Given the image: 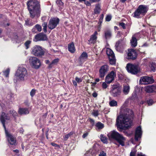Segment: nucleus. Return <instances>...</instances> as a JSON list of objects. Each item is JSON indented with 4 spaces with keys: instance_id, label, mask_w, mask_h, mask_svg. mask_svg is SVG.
I'll return each instance as SVG.
<instances>
[{
    "instance_id": "33",
    "label": "nucleus",
    "mask_w": 156,
    "mask_h": 156,
    "mask_svg": "<svg viewBox=\"0 0 156 156\" xmlns=\"http://www.w3.org/2000/svg\"><path fill=\"white\" fill-rule=\"evenodd\" d=\"M108 58L109 63L110 64L113 65L115 64L116 60L115 55H113L112 57H109Z\"/></svg>"
},
{
    "instance_id": "25",
    "label": "nucleus",
    "mask_w": 156,
    "mask_h": 156,
    "mask_svg": "<svg viewBox=\"0 0 156 156\" xmlns=\"http://www.w3.org/2000/svg\"><path fill=\"white\" fill-rule=\"evenodd\" d=\"M125 44V42L123 40L120 39L116 43L115 47L116 49H119V48L122 47Z\"/></svg>"
},
{
    "instance_id": "16",
    "label": "nucleus",
    "mask_w": 156,
    "mask_h": 156,
    "mask_svg": "<svg viewBox=\"0 0 156 156\" xmlns=\"http://www.w3.org/2000/svg\"><path fill=\"white\" fill-rule=\"evenodd\" d=\"M36 41H44L47 40V38L46 34L42 33H40L36 35L34 37Z\"/></svg>"
},
{
    "instance_id": "60",
    "label": "nucleus",
    "mask_w": 156,
    "mask_h": 156,
    "mask_svg": "<svg viewBox=\"0 0 156 156\" xmlns=\"http://www.w3.org/2000/svg\"><path fill=\"white\" fill-rule=\"evenodd\" d=\"M53 63L51 62L49 64V66H48V68L49 69L51 68H52L53 66Z\"/></svg>"
},
{
    "instance_id": "42",
    "label": "nucleus",
    "mask_w": 156,
    "mask_h": 156,
    "mask_svg": "<svg viewBox=\"0 0 156 156\" xmlns=\"http://www.w3.org/2000/svg\"><path fill=\"white\" fill-rule=\"evenodd\" d=\"M91 114L95 117H97L99 115L98 111V110H93Z\"/></svg>"
},
{
    "instance_id": "26",
    "label": "nucleus",
    "mask_w": 156,
    "mask_h": 156,
    "mask_svg": "<svg viewBox=\"0 0 156 156\" xmlns=\"http://www.w3.org/2000/svg\"><path fill=\"white\" fill-rule=\"evenodd\" d=\"M105 37L106 40L110 38L112 36V32L110 30H105L104 33Z\"/></svg>"
},
{
    "instance_id": "41",
    "label": "nucleus",
    "mask_w": 156,
    "mask_h": 156,
    "mask_svg": "<svg viewBox=\"0 0 156 156\" xmlns=\"http://www.w3.org/2000/svg\"><path fill=\"white\" fill-rule=\"evenodd\" d=\"M42 26L43 27V30L44 33L47 32V23L46 22H44L42 23Z\"/></svg>"
},
{
    "instance_id": "10",
    "label": "nucleus",
    "mask_w": 156,
    "mask_h": 156,
    "mask_svg": "<svg viewBox=\"0 0 156 156\" xmlns=\"http://www.w3.org/2000/svg\"><path fill=\"white\" fill-rule=\"evenodd\" d=\"M138 54L134 49L129 48L127 50L126 58L129 60H134L137 58Z\"/></svg>"
},
{
    "instance_id": "35",
    "label": "nucleus",
    "mask_w": 156,
    "mask_h": 156,
    "mask_svg": "<svg viewBox=\"0 0 156 156\" xmlns=\"http://www.w3.org/2000/svg\"><path fill=\"white\" fill-rule=\"evenodd\" d=\"M100 139L101 141L104 143H107V138L104 136V135L101 134L100 136Z\"/></svg>"
},
{
    "instance_id": "46",
    "label": "nucleus",
    "mask_w": 156,
    "mask_h": 156,
    "mask_svg": "<svg viewBox=\"0 0 156 156\" xmlns=\"http://www.w3.org/2000/svg\"><path fill=\"white\" fill-rule=\"evenodd\" d=\"M84 3L87 6H90L91 4L92 3V2L91 0H89V1L85 0V1L84 2Z\"/></svg>"
},
{
    "instance_id": "47",
    "label": "nucleus",
    "mask_w": 156,
    "mask_h": 156,
    "mask_svg": "<svg viewBox=\"0 0 156 156\" xmlns=\"http://www.w3.org/2000/svg\"><path fill=\"white\" fill-rule=\"evenodd\" d=\"M153 103V101L151 99H149L147 101V103L149 106L152 105Z\"/></svg>"
},
{
    "instance_id": "6",
    "label": "nucleus",
    "mask_w": 156,
    "mask_h": 156,
    "mask_svg": "<svg viewBox=\"0 0 156 156\" xmlns=\"http://www.w3.org/2000/svg\"><path fill=\"white\" fill-rule=\"evenodd\" d=\"M32 52L35 56L41 57L44 55L45 51L42 47L36 45L33 47Z\"/></svg>"
},
{
    "instance_id": "59",
    "label": "nucleus",
    "mask_w": 156,
    "mask_h": 156,
    "mask_svg": "<svg viewBox=\"0 0 156 156\" xmlns=\"http://www.w3.org/2000/svg\"><path fill=\"white\" fill-rule=\"evenodd\" d=\"M88 135V133L87 132H86V133H84L82 135V137L83 138H85L86 137H87Z\"/></svg>"
},
{
    "instance_id": "40",
    "label": "nucleus",
    "mask_w": 156,
    "mask_h": 156,
    "mask_svg": "<svg viewBox=\"0 0 156 156\" xmlns=\"http://www.w3.org/2000/svg\"><path fill=\"white\" fill-rule=\"evenodd\" d=\"M12 114L13 117L16 119L17 117L18 116V113L14 110H10V114Z\"/></svg>"
},
{
    "instance_id": "50",
    "label": "nucleus",
    "mask_w": 156,
    "mask_h": 156,
    "mask_svg": "<svg viewBox=\"0 0 156 156\" xmlns=\"http://www.w3.org/2000/svg\"><path fill=\"white\" fill-rule=\"evenodd\" d=\"M112 19V17L111 15H107L105 18V21H109Z\"/></svg>"
},
{
    "instance_id": "22",
    "label": "nucleus",
    "mask_w": 156,
    "mask_h": 156,
    "mask_svg": "<svg viewBox=\"0 0 156 156\" xmlns=\"http://www.w3.org/2000/svg\"><path fill=\"white\" fill-rule=\"evenodd\" d=\"M95 8L94 9V14H99L100 13L101 9V4L98 3L95 5Z\"/></svg>"
},
{
    "instance_id": "4",
    "label": "nucleus",
    "mask_w": 156,
    "mask_h": 156,
    "mask_svg": "<svg viewBox=\"0 0 156 156\" xmlns=\"http://www.w3.org/2000/svg\"><path fill=\"white\" fill-rule=\"evenodd\" d=\"M148 10V8L146 5H140L132 14V16L137 19H141L145 16Z\"/></svg>"
},
{
    "instance_id": "45",
    "label": "nucleus",
    "mask_w": 156,
    "mask_h": 156,
    "mask_svg": "<svg viewBox=\"0 0 156 156\" xmlns=\"http://www.w3.org/2000/svg\"><path fill=\"white\" fill-rule=\"evenodd\" d=\"M9 69H8L6 70L3 72L4 75L6 77H8L9 76Z\"/></svg>"
},
{
    "instance_id": "34",
    "label": "nucleus",
    "mask_w": 156,
    "mask_h": 156,
    "mask_svg": "<svg viewBox=\"0 0 156 156\" xmlns=\"http://www.w3.org/2000/svg\"><path fill=\"white\" fill-rule=\"evenodd\" d=\"M106 54L108 58L112 57L113 55H115L111 49H109L107 50Z\"/></svg>"
},
{
    "instance_id": "17",
    "label": "nucleus",
    "mask_w": 156,
    "mask_h": 156,
    "mask_svg": "<svg viewBox=\"0 0 156 156\" xmlns=\"http://www.w3.org/2000/svg\"><path fill=\"white\" fill-rule=\"evenodd\" d=\"M142 135V131L140 126L137 127L135 130V139L136 141H138V139L140 138Z\"/></svg>"
},
{
    "instance_id": "28",
    "label": "nucleus",
    "mask_w": 156,
    "mask_h": 156,
    "mask_svg": "<svg viewBox=\"0 0 156 156\" xmlns=\"http://www.w3.org/2000/svg\"><path fill=\"white\" fill-rule=\"evenodd\" d=\"M100 150L99 147H97L95 145H94L93 149L91 152V154L92 155L95 156L99 152Z\"/></svg>"
},
{
    "instance_id": "24",
    "label": "nucleus",
    "mask_w": 156,
    "mask_h": 156,
    "mask_svg": "<svg viewBox=\"0 0 156 156\" xmlns=\"http://www.w3.org/2000/svg\"><path fill=\"white\" fill-rule=\"evenodd\" d=\"M41 27L39 24H37L32 29V32L33 33H36L37 32H41Z\"/></svg>"
},
{
    "instance_id": "48",
    "label": "nucleus",
    "mask_w": 156,
    "mask_h": 156,
    "mask_svg": "<svg viewBox=\"0 0 156 156\" xmlns=\"http://www.w3.org/2000/svg\"><path fill=\"white\" fill-rule=\"evenodd\" d=\"M26 25L28 26H32L33 25V24L32 23H30L29 20L27 19L25 21V24Z\"/></svg>"
},
{
    "instance_id": "32",
    "label": "nucleus",
    "mask_w": 156,
    "mask_h": 156,
    "mask_svg": "<svg viewBox=\"0 0 156 156\" xmlns=\"http://www.w3.org/2000/svg\"><path fill=\"white\" fill-rule=\"evenodd\" d=\"M130 87L128 85H127L124 86L123 88V92L125 94H127L129 91Z\"/></svg>"
},
{
    "instance_id": "11",
    "label": "nucleus",
    "mask_w": 156,
    "mask_h": 156,
    "mask_svg": "<svg viewBox=\"0 0 156 156\" xmlns=\"http://www.w3.org/2000/svg\"><path fill=\"white\" fill-rule=\"evenodd\" d=\"M59 19L57 17H51L49 22L48 28L51 30L54 29L59 24Z\"/></svg>"
},
{
    "instance_id": "19",
    "label": "nucleus",
    "mask_w": 156,
    "mask_h": 156,
    "mask_svg": "<svg viewBox=\"0 0 156 156\" xmlns=\"http://www.w3.org/2000/svg\"><path fill=\"white\" fill-rule=\"evenodd\" d=\"M88 55L85 51H83L79 58V61L80 62L83 63L87 60Z\"/></svg>"
},
{
    "instance_id": "61",
    "label": "nucleus",
    "mask_w": 156,
    "mask_h": 156,
    "mask_svg": "<svg viewBox=\"0 0 156 156\" xmlns=\"http://www.w3.org/2000/svg\"><path fill=\"white\" fill-rule=\"evenodd\" d=\"M73 85L75 86L76 87L77 86V82L76 81L73 80Z\"/></svg>"
},
{
    "instance_id": "23",
    "label": "nucleus",
    "mask_w": 156,
    "mask_h": 156,
    "mask_svg": "<svg viewBox=\"0 0 156 156\" xmlns=\"http://www.w3.org/2000/svg\"><path fill=\"white\" fill-rule=\"evenodd\" d=\"M68 51L72 53H74L76 51L74 44L73 42L68 44Z\"/></svg>"
},
{
    "instance_id": "8",
    "label": "nucleus",
    "mask_w": 156,
    "mask_h": 156,
    "mask_svg": "<svg viewBox=\"0 0 156 156\" xmlns=\"http://www.w3.org/2000/svg\"><path fill=\"white\" fill-rule=\"evenodd\" d=\"M0 120L4 128L6 137L7 138V140L8 141V145L9 146L10 144V133L6 129V127L5 125V122L6 120L8 119L7 116L6 115V114L5 112H2L0 117Z\"/></svg>"
},
{
    "instance_id": "9",
    "label": "nucleus",
    "mask_w": 156,
    "mask_h": 156,
    "mask_svg": "<svg viewBox=\"0 0 156 156\" xmlns=\"http://www.w3.org/2000/svg\"><path fill=\"white\" fill-rule=\"evenodd\" d=\"M127 71L132 74H136L140 71V69L137 65L129 63L126 66Z\"/></svg>"
},
{
    "instance_id": "29",
    "label": "nucleus",
    "mask_w": 156,
    "mask_h": 156,
    "mask_svg": "<svg viewBox=\"0 0 156 156\" xmlns=\"http://www.w3.org/2000/svg\"><path fill=\"white\" fill-rule=\"evenodd\" d=\"M10 145L16 146L17 144L16 139V137L10 134Z\"/></svg>"
},
{
    "instance_id": "53",
    "label": "nucleus",
    "mask_w": 156,
    "mask_h": 156,
    "mask_svg": "<svg viewBox=\"0 0 156 156\" xmlns=\"http://www.w3.org/2000/svg\"><path fill=\"white\" fill-rule=\"evenodd\" d=\"M119 25L121 26L123 29H125L126 28L125 24L123 22L120 23Z\"/></svg>"
},
{
    "instance_id": "27",
    "label": "nucleus",
    "mask_w": 156,
    "mask_h": 156,
    "mask_svg": "<svg viewBox=\"0 0 156 156\" xmlns=\"http://www.w3.org/2000/svg\"><path fill=\"white\" fill-rule=\"evenodd\" d=\"M96 129L97 130H100L103 129L104 127V124L100 122H98L95 124Z\"/></svg>"
},
{
    "instance_id": "3",
    "label": "nucleus",
    "mask_w": 156,
    "mask_h": 156,
    "mask_svg": "<svg viewBox=\"0 0 156 156\" xmlns=\"http://www.w3.org/2000/svg\"><path fill=\"white\" fill-rule=\"evenodd\" d=\"M108 136L109 139L115 140L122 146H125V138L117 132L112 131L108 134Z\"/></svg>"
},
{
    "instance_id": "49",
    "label": "nucleus",
    "mask_w": 156,
    "mask_h": 156,
    "mask_svg": "<svg viewBox=\"0 0 156 156\" xmlns=\"http://www.w3.org/2000/svg\"><path fill=\"white\" fill-rule=\"evenodd\" d=\"M59 61V59L57 58L53 60L51 62L53 65L56 64Z\"/></svg>"
},
{
    "instance_id": "5",
    "label": "nucleus",
    "mask_w": 156,
    "mask_h": 156,
    "mask_svg": "<svg viewBox=\"0 0 156 156\" xmlns=\"http://www.w3.org/2000/svg\"><path fill=\"white\" fill-rule=\"evenodd\" d=\"M110 93L112 96L113 97H118L119 96L122 92V87L118 83L114 84L112 85Z\"/></svg>"
},
{
    "instance_id": "52",
    "label": "nucleus",
    "mask_w": 156,
    "mask_h": 156,
    "mask_svg": "<svg viewBox=\"0 0 156 156\" xmlns=\"http://www.w3.org/2000/svg\"><path fill=\"white\" fill-rule=\"evenodd\" d=\"M106 153L104 152L103 151H101L100 152V154H99L98 156H106Z\"/></svg>"
},
{
    "instance_id": "63",
    "label": "nucleus",
    "mask_w": 156,
    "mask_h": 156,
    "mask_svg": "<svg viewBox=\"0 0 156 156\" xmlns=\"http://www.w3.org/2000/svg\"><path fill=\"white\" fill-rule=\"evenodd\" d=\"M24 103L25 105H27V106H29V103L27 100L25 101L24 102Z\"/></svg>"
},
{
    "instance_id": "44",
    "label": "nucleus",
    "mask_w": 156,
    "mask_h": 156,
    "mask_svg": "<svg viewBox=\"0 0 156 156\" xmlns=\"http://www.w3.org/2000/svg\"><path fill=\"white\" fill-rule=\"evenodd\" d=\"M36 90L34 89H32L30 92V95L32 97H33L34 96L36 93Z\"/></svg>"
},
{
    "instance_id": "38",
    "label": "nucleus",
    "mask_w": 156,
    "mask_h": 156,
    "mask_svg": "<svg viewBox=\"0 0 156 156\" xmlns=\"http://www.w3.org/2000/svg\"><path fill=\"white\" fill-rule=\"evenodd\" d=\"M87 121H88L90 122V123L92 127H93L95 125V121L94 120L90 118H88L87 120Z\"/></svg>"
},
{
    "instance_id": "39",
    "label": "nucleus",
    "mask_w": 156,
    "mask_h": 156,
    "mask_svg": "<svg viewBox=\"0 0 156 156\" xmlns=\"http://www.w3.org/2000/svg\"><path fill=\"white\" fill-rule=\"evenodd\" d=\"M109 105L113 107L117 105V102L115 100H112L109 103Z\"/></svg>"
},
{
    "instance_id": "7",
    "label": "nucleus",
    "mask_w": 156,
    "mask_h": 156,
    "mask_svg": "<svg viewBox=\"0 0 156 156\" xmlns=\"http://www.w3.org/2000/svg\"><path fill=\"white\" fill-rule=\"evenodd\" d=\"M27 75V69L21 66L19 67L15 74V76L21 80H24L25 76Z\"/></svg>"
},
{
    "instance_id": "20",
    "label": "nucleus",
    "mask_w": 156,
    "mask_h": 156,
    "mask_svg": "<svg viewBox=\"0 0 156 156\" xmlns=\"http://www.w3.org/2000/svg\"><path fill=\"white\" fill-rule=\"evenodd\" d=\"M156 90V86L152 85L146 86L145 87V91L147 93L155 92Z\"/></svg>"
},
{
    "instance_id": "43",
    "label": "nucleus",
    "mask_w": 156,
    "mask_h": 156,
    "mask_svg": "<svg viewBox=\"0 0 156 156\" xmlns=\"http://www.w3.org/2000/svg\"><path fill=\"white\" fill-rule=\"evenodd\" d=\"M104 14H102L100 15V18L99 19V22H98V24H99V25H101V23H102L103 18H104Z\"/></svg>"
},
{
    "instance_id": "18",
    "label": "nucleus",
    "mask_w": 156,
    "mask_h": 156,
    "mask_svg": "<svg viewBox=\"0 0 156 156\" xmlns=\"http://www.w3.org/2000/svg\"><path fill=\"white\" fill-rule=\"evenodd\" d=\"M98 33L97 31H95L94 33L90 36V38L88 40L89 42V44H94L96 42V41L97 39V35Z\"/></svg>"
},
{
    "instance_id": "30",
    "label": "nucleus",
    "mask_w": 156,
    "mask_h": 156,
    "mask_svg": "<svg viewBox=\"0 0 156 156\" xmlns=\"http://www.w3.org/2000/svg\"><path fill=\"white\" fill-rule=\"evenodd\" d=\"M131 45L132 47H135L137 45V40L136 37H132L130 40Z\"/></svg>"
},
{
    "instance_id": "51",
    "label": "nucleus",
    "mask_w": 156,
    "mask_h": 156,
    "mask_svg": "<svg viewBox=\"0 0 156 156\" xmlns=\"http://www.w3.org/2000/svg\"><path fill=\"white\" fill-rule=\"evenodd\" d=\"M76 81L78 83H80L82 82V80L80 78H79L77 77L75 78Z\"/></svg>"
},
{
    "instance_id": "55",
    "label": "nucleus",
    "mask_w": 156,
    "mask_h": 156,
    "mask_svg": "<svg viewBox=\"0 0 156 156\" xmlns=\"http://www.w3.org/2000/svg\"><path fill=\"white\" fill-rule=\"evenodd\" d=\"M51 144L53 147H59V146L57 144H56L52 142L51 143Z\"/></svg>"
},
{
    "instance_id": "1",
    "label": "nucleus",
    "mask_w": 156,
    "mask_h": 156,
    "mask_svg": "<svg viewBox=\"0 0 156 156\" xmlns=\"http://www.w3.org/2000/svg\"><path fill=\"white\" fill-rule=\"evenodd\" d=\"M121 112L122 114L118 117L116 121L117 129L120 132L131 127L134 116L133 111L129 108L122 109Z\"/></svg>"
},
{
    "instance_id": "54",
    "label": "nucleus",
    "mask_w": 156,
    "mask_h": 156,
    "mask_svg": "<svg viewBox=\"0 0 156 156\" xmlns=\"http://www.w3.org/2000/svg\"><path fill=\"white\" fill-rule=\"evenodd\" d=\"M107 87L108 85L105 83L104 82L102 84V87L103 89H106L107 88Z\"/></svg>"
},
{
    "instance_id": "2",
    "label": "nucleus",
    "mask_w": 156,
    "mask_h": 156,
    "mask_svg": "<svg viewBox=\"0 0 156 156\" xmlns=\"http://www.w3.org/2000/svg\"><path fill=\"white\" fill-rule=\"evenodd\" d=\"M27 5L30 16L32 18H34L36 16L37 17L40 16L41 10L40 2L37 0H28Z\"/></svg>"
},
{
    "instance_id": "15",
    "label": "nucleus",
    "mask_w": 156,
    "mask_h": 156,
    "mask_svg": "<svg viewBox=\"0 0 156 156\" xmlns=\"http://www.w3.org/2000/svg\"><path fill=\"white\" fill-rule=\"evenodd\" d=\"M154 81V80L152 77L147 76L141 77L140 80V83L144 84H152Z\"/></svg>"
},
{
    "instance_id": "64",
    "label": "nucleus",
    "mask_w": 156,
    "mask_h": 156,
    "mask_svg": "<svg viewBox=\"0 0 156 156\" xmlns=\"http://www.w3.org/2000/svg\"><path fill=\"white\" fill-rule=\"evenodd\" d=\"M74 132L73 131H71L69 132V133H68V135L70 136H71L73 134Z\"/></svg>"
},
{
    "instance_id": "12",
    "label": "nucleus",
    "mask_w": 156,
    "mask_h": 156,
    "mask_svg": "<svg viewBox=\"0 0 156 156\" xmlns=\"http://www.w3.org/2000/svg\"><path fill=\"white\" fill-rule=\"evenodd\" d=\"M29 61L31 66L33 68L37 69L41 66L40 60L36 57L30 58L29 59Z\"/></svg>"
},
{
    "instance_id": "58",
    "label": "nucleus",
    "mask_w": 156,
    "mask_h": 156,
    "mask_svg": "<svg viewBox=\"0 0 156 156\" xmlns=\"http://www.w3.org/2000/svg\"><path fill=\"white\" fill-rule=\"evenodd\" d=\"M98 94L96 92L94 91V93L92 94V95L94 98H96L98 96Z\"/></svg>"
},
{
    "instance_id": "31",
    "label": "nucleus",
    "mask_w": 156,
    "mask_h": 156,
    "mask_svg": "<svg viewBox=\"0 0 156 156\" xmlns=\"http://www.w3.org/2000/svg\"><path fill=\"white\" fill-rule=\"evenodd\" d=\"M136 151H132L130 154V156H135L136 154ZM136 156H146L144 154H143L142 152L138 153L137 154Z\"/></svg>"
},
{
    "instance_id": "56",
    "label": "nucleus",
    "mask_w": 156,
    "mask_h": 156,
    "mask_svg": "<svg viewBox=\"0 0 156 156\" xmlns=\"http://www.w3.org/2000/svg\"><path fill=\"white\" fill-rule=\"evenodd\" d=\"M13 152H14V153H17V155L18 156H19V155H20V154H19V150H18L16 149L15 150H13Z\"/></svg>"
},
{
    "instance_id": "36",
    "label": "nucleus",
    "mask_w": 156,
    "mask_h": 156,
    "mask_svg": "<svg viewBox=\"0 0 156 156\" xmlns=\"http://www.w3.org/2000/svg\"><path fill=\"white\" fill-rule=\"evenodd\" d=\"M151 71L154 72L156 70V64L154 62H152L151 64Z\"/></svg>"
},
{
    "instance_id": "14",
    "label": "nucleus",
    "mask_w": 156,
    "mask_h": 156,
    "mask_svg": "<svg viewBox=\"0 0 156 156\" xmlns=\"http://www.w3.org/2000/svg\"><path fill=\"white\" fill-rule=\"evenodd\" d=\"M109 70V67L108 65L105 64L101 66L99 71V77L101 78H103Z\"/></svg>"
},
{
    "instance_id": "62",
    "label": "nucleus",
    "mask_w": 156,
    "mask_h": 156,
    "mask_svg": "<svg viewBox=\"0 0 156 156\" xmlns=\"http://www.w3.org/2000/svg\"><path fill=\"white\" fill-rule=\"evenodd\" d=\"M101 0H91V1L92 3H95V2H99Z\"/></svg>"
},
{
    "instance_id": "21",
    "label": "nucleus",
    "mask_w": 156,
    "mask_h": 156,
    "mask_svg": "<svg viewBox=\"0 0 156 156\" xmlns=\"http://www.w3.org/2000/svg\"><path fill=\"white\" fill-rule=\"evenodd\" d=\"M18 112L21 115L28 114L29 113L28 109L27 108H20Z\"/></svg>"
},
{
    "instance_id": "13",
    "label": "nucleus",
    "mask_w": 156,
    "mask_h": 156,
    "mask_svg": "<svg viewBox=\"0 0 156 156\" xmlns=\"http://www.w3.org/2000/svg\"><path fill=\"white\" fill-rule=\"evenodd\" d=\"M116 76V73L115 70H112L105 77V82L108 84L112 83L115 80Z\"/></svg>"
},
{
    "instance_id": "57",
    "label": "nucleus",
    "mask_w": 156,
    "mask_h": 156,
    "mask_svg": "<svg viewBox=\"0 0 156 156\" xmlns=\"http://www.w3.org/2000/svg\"><path fill=\"white\" fill-rule=\"evenodd\" d=\"M70 137L68 135V134H67L66 135L64 136V140H66Z\"/></svg>"
},
{
    "instance_id": "37",
    "label": "nucleus",
    "mask_w": 156,
    "mask_h": 156,
    "mask_svg": "<svg viewBox=\"0 0 156 156\" xmlns=\"http://www.w3.org/2000/svg\"><path fill=\"white\" fill-rule=\"evenodd\" d=\"M31 42V41L30 40H27L25 42L24 44V45L26 47V49H28L29 48Z\"/></svg>"
}]
</instances>
